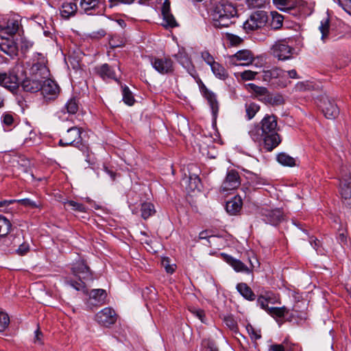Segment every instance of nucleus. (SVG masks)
I'll return each mask as SVG.
<instances>
[{
    "label": "nucleus",
    "mask_w": 351,
    "mask_h": 351,
    "mask_svg": "<svg viewBox=\"0 0 351 351\" xmlns=\"http://www.w3.org/2000/svg\"><path fill=\"white\" fill-rule=\"evenodd\" d=\"M277 125V117L274 114H266L259 123L250 128L248 134L253 141L262 145L267 152H271L282 141Z\"/></svg>",
    "instance_id": "f257e3e1"
},
{
    "label": "nucleus",
    "mask_w": 351,
    "mask_h": 351,
    "mask_svg": "<svg viewBox=\"0 0 351 351\" xmlns=\"http://www.w3.org/2000/svg\"><path fill=\"white\" fill-rule=\"evenodd\" d=\"M46 62L45 58L41 56L32 64L29 70V75L20 82L24 91L37 93L40 90L43 80L47 78L49 73Z\"/></svg>",
    "instance_id": "f03ea898"
},
{
    "label": "nucleus",
    "mask_w": 351,
    "mask_h": 351,
    "mask_svg": "<svg viewBox=\"0 0 351 351\" xmlns=\"http://www.w3.org/2000/svg\"><path fill=\"white\" fill-rule=\"evenodd\" d=\"M211 17L215 28L227 27L235 23L237 10L232 3L221 1L215 5Z\"/></svg>",
    "instance_id": "7ed1b4c3"
},
{
    "label": "nucleus",
    "mask_w": 351,
    "mask_h": 351,
    "mask_svg": "<svg viewBox=\"0 0 351 351\" xmlns=\"http://www.w3.org/2000/svg\"><path fill=\"white\" fill-rule=\"evenodd\" d=\"M19 67L15 66L8 72H0V86L15 94L20 86V78L18 76Z\"/></svg>",
    "instance_id": "20e7f679"
},
{
    "label": "nucleus",
    "mask_w": 351,
    "mask_h": 351,
    "mask_svg": "<svg viewBox=\"0 0 351 351\" xmlns=\"http://www.w3.org/2000/svg\"><path fill=\"white\" fill-rule=\"evenodd\" d=\"M339 193L343 204L351 208V171L346 167L341 169Z\"/></svg>",
    "instance_id": "39448f33"
},
{
    "label": "nucleus",
    "mask_w": 351,
    "mask_h": 351,
    "mask_svg": "<svg viewBox=\"0 0 351 351\" xmlns=\"http://www.w3.org/2000/svg\"><path fill=\"white\" fill-rule=\"evenodd\" d=\"M285 71L278 67L263 70L262 79L271 85L285 87L287 86Z\"/></svg>",
    "instance_id": "423d86ee"
},
{
    "label": "nucleus",
    "mask_w": 351,
    "mask_h": 351,
    "mask_svg": "<svg viewBox=\"0 0 351 351\" xmlns=\"http://www.w3.org/2000/svg\"><path fill=\"white\" fill-rule=\"evenodd\" d=\"M153 68L161 75H171L174 72V63L169 56L149 58Z\"/></svg>",
    "instance_id": "0eeeda50"
},
{
    "label": "nucleus",
    "mask_w": 351,
    "mask_h": 351,
    "mask_svg": "<svg viewBox=\"0 0 351 351\" xmlns=\"http://www.w3.org/2000/svg\"><path fill=\"white\" fill-rule=\"evenodd\" d=\"M82 130L77 127H72L67 130L62 138L59 141V145L62 147L74 146L79 147L82 145Z\"/></svg>",
    "instance_id": "6e6552de"
},
{
    "label": "nucleus",
    "mask_w": 351,
    "mask_h": 351,
    "mask_svg": "<svg viewBox=\"0 0 351 351\" xmlns=\"http://www.w3.org/2000/svg\"><path fill=\"white\" fill-rule=\"evenodd\" d=\"M272 55L279 60L291 59L295 49L290 46L285 40L275 43L271 48Z\"/></svg>",
    "instance_id": "1a4fd4ad"
},
{
    "label": "nucleus",
    "mask_w": 351,
    "mask_h": 351,
    "mask_svg": "<svg viewBox=\"0 0 351 351\" xmlns=\"http://www.w3.org/2000/svg\"><path fill=\"white\" fill-rule=\"evenodd\" d=\"M84 293L88 296L86 300V304L90 309L106 304L107 292L105 289H93L90 291L84 290Z\"/></svg>",
    "instance_id": "9d476101"
},
{
    "label": "nucleus",
    "mask_w": 351,
    "mask_h": 351,
    "mask_svg": "<svg viewBox=\"0 0 351 351\" xmlns=\"http://www.w3.org/2000/svg\"><path fill=\"white\" fill-rule=\"evenodd\" d=\"M5 241H10L12 245L10 250H12L13 252L19 256H25L30 251L29 243L25 241L23 236L20 234L16 236L10 235Z\"/></svg>",
    "instance_id": "9b49d317"
},
{
    "label": "nucleus",
    "mask_w": 351,
    "mask_h": 351,
    "mask_svg": "<svg viewBox=\"0 0 351 351\" xmlns=\"http://www.w3.org/2000/svg\"><path fill=\"white\" fill-rule=\"evenodd\" d=\"M267 21V14L264 11L252 13L243 23V28L247 31H254L263 27Z\"/></svg>",
    "instance_id": "f8f14e48"
},
{
    "label": "nucleus",
    "mask_w": 351,
    "mask_h": 351,
    "mask_svg": "<svg viewBox=\"0 0 351 351\" xmlns=\"http://www.w3.org/2000/svg\"><path fill=\"white\" fill-rule=\"evenodd\" d=\"M260 215L265 223L272 226H276L284 220V213L280 208H262L260 210Z\"/></svg>",
    "instance_id": "ddd939ff"
},
{
    "label": "nucleus",
    "mask_w": 351,
    "mask_h": 351,
    "mask_svg": "<svg viewBox=\"0 0 351 351\" xmlns=\"http://www.w3.org/2000/svg\"><path fill=\"white\" fill-rule=\"evenodd\" d=\"M95 321L101 326L110 327L115 324L117 314L111 307H106L99 311L95 317Z\"/></svg>",
    "instance_id": "4468645a"
},
{
    "label": "nucleus",
    "mask_w": 351,
    "mask_h": 351,
    "mask_svg": "<svg viewBox=\"0 0 351 351\" xmlns=\"http://www.w3.org/2000/svg\"><path fill=\"white\" fill-rule=\"evenodd\" d=\"M291 8L287 11L293 16H309L313 12L314 4L304 0H293Z\"/></svg>",
    "instance_id": "2eb2a0df"
},
{
    "label": "nucleus",
    "mask_w": 351,
    "mask_h": 351,
    "mask_svg": "<svg viewBox=\"0 0 351 351\" xmlns=\"http://www.w3.org/2000/svg\"><path fill=\"white\" fill-rule=\"evenodd\" d=\"M319 107L325 117L329 119H335L339 113V109L335 101L327 96L322 97Z\"/></svg>",
    "instance_id": "dca6fc26"
},
{
    "label": "nucleus",
    "mask_w": 351,
    "mask_h": 351,
    "mask_svg": "<svg viewBox=\"0 0 351 351\" xmlns=\"http://www.w3.org/2000/svg\"><path fill=\"white\" fill-rule=\"evenodd\" d=\"M0 49L10 56H16L19 44L14 37L0 36Z\"/></svg>",
    "instance_id": "f3484780"
},
{
    "label": "nucleus",
    "mask_w": 351,
    "mask_h": 351,
    "mask_svg": "<svg viewBox=\"0 0 351 351\" xmlns=\"http://www.w3.org/2000/svg\"><path fill=\"white\" fill-rule=\"evenodd\" d=\"M198 80L200 91L204 97L208 101L213 117H216L219 111V104L217 100L216 95L207 88L200 79Z\"/></svg>",
    "instance_id": "a211bd4d"
},
{
    "label": "nucleus",
    "mask_w": 351,
    "mask_h": 351,
    "mask_svg": "<svg viewBox=\"0 0 351 351\" xmlns=\"http://www.w3.org/2000/svg\"><path fill=\"white\" fill-rule=\"evenodd\" d=\"M241 184L239 173L234 169L228 171L224 181L221 184V190L228 191L237 189Z\"/></svg>",
    "instance_id": "6ab92c4d"
},
{
    "label": "nucleus",
    "mask_w": 351,
    "mask_h": 351,
    "mask_svg": "<svg viewBox=\"0 0 351 351\" xmlns=\"http://www.w3.org/2000/svg\"><path fill=\"white\" fill-rule=\"evenodd\" d=\"M41 94L47 99L55 98L59 93L58 85L50 79H45L40 89Z\"/></svg>",
    "instance_id": "aec40b11"
},
{
    "label": "nucleus",
    "mask_w": 351,
    "mask_h": 351,
    "mask_svg": "<svg viewBox=\"0 0 351 351\" xmlns=\"http://www.w3.org/2000/svg\"><path fill=\"white\" fill-rule=\"evenodd\" d=\"M175 58L177 61L184 68L186 69L187 72L193 77L196 78L197 77V73L195 69V66L193 65L191 59L188 56V54L182 51H179L177 54L174 56Z\"/></svg>",
    "instance_id": "412c9836"
},
{
    "label": "nucleus",
    "mask_w": 351,
    "mask_h": 351,
    "mask_svg": "<svg viewBox=\"0 0 351 351\" xmlns=\"http://www.w3.org/2000/svg\"><path fill=\"white\" fill-rule=\"evenodd\" d=\"M19 21L15 19H9L6 25L0 24V36L14 37L19 28Z\"/></svg>",
    "instance_id": "4be33fe9"
},
{
    "label": "nucleus",
    "mask_w": 351,
    "mask_h": 351,
    "mask_svg": "<svg viewBox=\"0 0 351 351\" xmlns=\"http://www.w3.org/2000/svg\"><path fill=\"white\" fill-rule=\"evenodd\" d=\"M73 272L75 276H78L80 278H91V273L89 267L86 265L84 260H79L73 266Z\"/></svg>",
    "instance_id": "5701e85b"
},
{
    "label": "nucleus",
    "mask_w": 351,
    "mask_h": 351,
    "mask_svg": "<svg viewBox=\"0 0 351 351\" xmlns=\"http://www.w3.org/2000/svg\"><path fill=\"white\" fill-rule=\"evenodd\" d=\"M95 72L104 80L107 79L117 80L116 73L113 67L107 63L96 66L95 68Z\"/></svg>",
    "instance_id": "b1692460"
},
{
    "label": "nucleus",
    "mask_w": 351,
    "mask_h": 351,
    "mask_svg": "<svg viewBox=\"0 0 351 351\" xmlns=\"http://www.w3.org/2000/svg\"><path fill=\"white\" fill-rule=\"evenodd\" d=\"M247 90L254 97L263 103L265 102L269 93L267 88L259 86L252 83L247 84Z\"/></svg>",
    "instance_id": "393cba45"
},
{
    "label": "nucleus",
    "mask_w": 351,
    "mask_h": 351,
    "mask_svg": "<svg viewBox=\"0 0 351 351\" xmlns=\"http://www.w3.org/2000/svg\"><path fill=\"white\" fill-rule=\"evenodd\" d=\"M253 54L250 50H240L235 54L230 57V61L234 64H237V61H245L243 64H249L253 61Z\"/></svg>",
    "instance_id": "a878e982"
},
{
    "label": "nucleus",
    "mask_w": 351,
    "mask_h": 351,
    "mask_svg": "<svg viewBox=\"0 0 351 351\" xmlns=\"http://www.w3.org/2000/svg\"><path fill=\"white\" fill-rule=\"evenodd\" d=\"M242 200L240 197L235 196L226 202V210L232 215L237 214L241 209Z\"/></svg>",
    "instance_id": "bb28decb"
},
{
    "label": "nucleus",
    "mask_w": 351,
    "mask_h": 351,
    "mask_svg": "<svg viewBox=\"0 0 351 351\" xmlns=\"http://www.w3.org/2000/svg\"><path fill=\"white\" fill-rule=\"evenodd\" d=\"M77 7L76 3L73 2L64 3L60 8L61 16L65 19L74 16L77 12Z\"/></svg>",
    "instance_id": "cd10ccee"
},
{
    "label": "nucleus",
    "mask_w": 351,
    "mask_h": 351,
    "mask_svg": "<svg viewBox=\"0 0 351 351\" xmlns=\"http://www.w3.org/2000/svg\"><path fill=\"white\" fill-rule=\"evenodd\" d=\"M237 289L245 299L249 301L255 300L256 295L246 283L240 282L237 284Z\"/></svg>",
    "instance_id": "c85d7f7f"
},
{
    "label": "nucleus",
    "mask_w": 351,
    "mask_h": 351,
    "mask_svg": "<svg viewBox=\"0 0 351 351\" xmlns=\"http://www.w3.org/2000/svg\"><path fill=\"white\" fill-rule=\"evenodd\" d=\"M80 106V104L79 98L73 97L65 104L62 111L64 112H67L69 114H75L79 110Z\"/></svg>",
    "instance_id": "c756f323"
},
{
    "label": "nucleus",
    "mask_w": 351,
    "mask_h": 351,
    "mask_svg": "<svg viewBox=\"0 0 351 351\" xmlns=\"http://www.w3.org/2000/svg\"><path fill=\"white\" fill-rule=\"evenodd\" d=\"M224 260L237 271H247L248 269L241 261L234 258L230 255L222 254Z\"/></svg>",
    "instance_id": "7c9ffc66"
},
{
    "label": "nucleus",
    "mask_w": 351,
    "mask_h": 351,
    "mask_svg": "<svg viewBox=\"0 0 351 351\" xmlns=\"http://www.w3.org/2000/svg\"><path fill=\"white\" fill-rule=\"evenodd\" d=\"M319 29L322 34L321 40L324 43H326L330 38V19L328 18L321 21Z\"/></svg>",
    "instance_id": "2f4dec72"
},
{
    "label": "nucleus",
    "mask_w": 351,
    "mask_h": 351,
    "mask_svg": "<svg viewBox=\"0 0 351 351\" xmlns=\"http://www.w3.org/2000/svg\"><path fill=\"white\" fill-rule=\"evenodd\" d=\"M188 189L191 191H200L202 189V182L197 173H190L189 178Z\"/></svg>",
    "instance_id": "473e14b6"
},
{
    "label": "nucleus",
    "mask_w": 351,
    "mask_h": 351,
    "mask_svg": "<svg viewBox=\"0 0 351 351\" xmlns=\"http://www.w3.org/2000/svg\"><path fill=\"white\" fill-rule=\"evenodd\" d=\"M210 67L212 72L216 77L223 80L228 78V73L227 70L219 62H216Z\"/></svg>",
    "instance_id": "72a5a7b5"
},
{
    "label": "nucleus",
    "mask_w": 351,
    "mask_h": 351,
    "mask_svg": "<svg viewBox=\"0 0 351 351\" xmlns=\"http://www.w3.org/2000/svg\"><path fill=\"white\" fill-rule=\"evenodd\" d=\"M141 217L144 219H148L149 217L154 215L156 213L154 204L150 202H144L141 204Z\"/></svg>",
    "instance_id": "f704fd0d"
},
{
    "label": "nucleus",
    "mask_w": 351,
    "mask_h": 351,
    "mask_svg": "<svg viewBox=\"0 0 351 351\" xmlns=\"http://www.w3.org/2000/svg\"><path fill=\"white\" fill-rule=\"evenodd\" d=\"M121 88L123 102L128 106H133L135 103V99L129 87L124 85L121 86Z\"/></svg>",
    "instance_id": "c9c22d12"
},
{
    "label": "nucleus",
    "mask_w": 351,
    "mask_h": 351,
    "mask_svg": "<svg viewBox=\"0 0 351 351\" xmlns=\"http://www.w3.org/2000/svg\"><path fill=\"white\" fill-rule=\"evenodd\" d=\"M277 160L284 166L294 167L295 165V159L285 153H280L277 156Z\"/></svg>",
    "instance_id": "e433bc0d"
},
{
    "label": "nucleus",
    "mask_w": 351,
    "mask_h": 351,
    "mask_svg": "<svg viewBox=\"0 0 351 351\" xmlns=\"http://www.w3.org/2000/svg\"><path fill=\"white\" fill-rule=\"evenodd\" d=\"M11 227L10 221L5 217L0 215V237L7 236Z\"/></svg>",
    "instance_id": "4c0bfd02"
},
{
    "label": "nucleus",
    "mask_w": 351,
    "mask_h": 351,
    "mask_svg": "<svg viewBox=\"0 0 351 351\" xmlns=\"http://www.w3.org/2000/svg\"><path fill=\"white\" fill-rule=\"evenodd\" d=\"M285 103L283 97L281 95H271L270 93L266 99L265 104L271 106H280Z\"/></svg>",
    "instance_id": "58836bf2"
},
{
    "label": "nucleus",
    "mask_w": 351,
    "mask_h": 351,
    "mask_svg": "<svg viewBox=\"0 0 351 351\" xmlns=\"http://www.w3.org/2000/svg\"><path fill=\"white\" fill-rule=\"evenodd\" d=\"M259 110H260L259 105H258L254 102L246 104H245V111H246V116L247 117V119L250 120L252 118H254Z\"/></svg>",
    "instance_id": "ea45409f"
},
{
    "label": "nucleus",
    "mask_w": 351,
    "mask_h": 351,
    "mask_svg": "<svg viewBox=\"0 0 351 351\" xmlns=\"http://www.w3.org/2000/svg\"><path fill=\"white\" fill-rule=\"evenodd\" d=\"M293 0H273L274 4L278 9L287 12L291 8Z\"/></svg>",
    "instance_id": "a19ab883"
},
{
    "label": "nucleus",
    "mask_w": 351,
    "mask_h": 351,
    "mask_svg": "<svg viewBox=\"0 0 351 351\" xmlns=\"http://www.w3.org/2000/svg\"><path fill=\"white\" fill-rule=\"evenodd\" d=\"M162 15L163 16V20L165 22L164 25L165 27H169L173 28L178 25L174 16L170 12H168L167 13L163 12L162 13Z\"/></svg>",
    "instance_id": "79ce46f5"
},
{
    "label": "nucleus",
    "mask_w": 351,
    "mask_h": 351,
    "mask_svg": "<svg viewBox=\"0 0 351 351\" xmlns=\"http://www.w3.org/2000/svg\"><path fill=\"white\" fill-rule=\"evenodd\" d=\"M267 312L272 317H282L288 311L285 307H269Z\"/></svg>",
    "instance_id": "37998d69"
},
{
    "label": "nucleus",
    "mask_w": 351,
    "mask_h": 351,
    "mask_svg": "<svg viewBox=\"0 0 351 351\" xmlns=\"http://www.w3.org/2000/svg\"><path fill=\"white\" fill-rule=\"evenodd\" d=\"M99 0H81L80 6L81 8L86 12L95 9L98 3Z\"/></svg>",
    "instance_id": "c03bdc74"
},
{
    "label": "nucleus",
    "mask_w": 351,
    "mask_h": 351,
    "mask_svg": "<svg viewBox=\"0 0 351 351\" xmlns=\"http://www.w3.org/2000/svg\"><path fill=\"white\" fill-rule=\"evenodd\" d=\"M10 317L4 312L0 311V332H3L9 326Z\"/></svg>",
    "instance_id": "a18cd8bd"
},
{
    "label": "nucleus",
    "mask_w": 351,
    "mask_h": 351,
    "mask_svg": "<svg viewBox=\"0 0 351 351\" xmlns=\"http://www.w3.org/2000/svg\"><path fill=\"white\" fill-rule=\"evenodd\" d=\"M64 204H67L69 206H71L72 210H73L75 211H79V212H83V213L86 211V206L81 203H78V202L73 201V200H69V201L64 202Z\"/></svg>",
    "instance_id": "49530a36"
},
{
    "label": "nucleus",
    "mask_w": 351,
    "mask_h": 351,
    "mask_svg": "<svg viewBox=\"0 0 351 351\" xmlns=\"http://www.w3.org/2000/svg\"><path fill=\"white\" fill-rule=\"evenodd\" d=\"M66 284L76 289L77 291L83 290L84 291L85 289V284L84 282L80 278L78 280H66Z\"/></svg>",
    "instance_id": "de8ad7c7"
},
{
    "label": "nucleus",
    "mask_w": 351,
    "mask_h": 351,
    "mask_svg": "<svg viewBox=\"0 0 351 351\" xmlns=\"http://www.w3.org/2000/svg\"><path fill=\"white\" fill-rule=\"evenodd\" d=\"M268 0H246L247 4L251 8H259L265 6Z\"/></svg>",
    "instance_id": "09e8293b"
},
{
    "label": "nucleus",
    "mask_w": 351,
    "mask_h": 351,
    "mask_svg": "<svg viewBox=\"0 0 351 351\" xmlns=\"http://www.w3.org/2000/svg\"><path fill=\"white\" fill-rule=\"evenodd\" d=\"M224 322L231 330L234 332H237L238 330V324L232 317H226L224 318Z\"/></svg>",
    "instance_id": "8fccbe9b"
},
{
    "label": "nucleus",
    "mask_w": 351,
    "mask_h": 351,
    "mask_svg": "<svg viewBox=\"0 0 351 351\" xmlns=\"http://www.w3.org/2000/svg\"><path fill=\"white\" fill-rule=\"evenodd\" d=\"M2 123L6 126H11L14 123V117L10 112H4L1 117Z\"/></svg>",
    "instance_id": "3c124183"
},
{
    "label": "nucleus",
    "mask_w": 351,
    "mask_h": 351,
    "mask_svg": "<svg viewBox=\"0 0 351 351\" xmlns=\"http://www.w3.org/2000/svg\"><path fill=\"white\" fill-rule=\"evenodd\" d=\"M337 3L346 12L351 15V0H337Z\"/></svg>",
    "instance_id": "603ef678"
},
{
    "label": "nucleus",
    "mask_w": 351,
    "mask_h": 351,
    "mask_svg": "<svg viewBox=\"0 0 351 351\" xmlns=\"http://www.w3.org/2000/svg\"><path fill=\"white\" fill-rule=\"evenodd\" d=\"M246 329L250 335V337L252 339L257 340L261 339V335L260 331H257L255 330V328L250 324L247 325L246 327Z\"/></svg>",
    "instance_id": "864d4df0"
},
{
    "label": "nucleus",
    "mask_w": 351,
    "mask_h": 351,
    "mask_svg": "<svg viewBox=\"0 0 351 351\" xmlns=\"http://www.w3.org/2000/svg\"><path fill=\"white\" fill-rule=\"evenodd\" d=\"M17 202L21 205H23V206H26V207H29L31 208H38V204H37L36 202H34L32 199H28V198L19 199Z\"/></svg>",
    "instance_id": "5fc2aeb1"
},
{
    "label": "nucleus",
    "mask_w": 351,
    "mask_h": 351,
    "mask_svg": "<svg viewBox=\"0 0 351 351\" xmlns=\"http://www.w3.org/2000/svg\"><path fill=\"white\" fill-rule=\"evenodd\" d=\"M201 56L202 59L210 66H212L216 62L213 56L208 51H202L201 53Z\"/></svg>",
    "instance_id": "6e6d98bb"
},
{
    "label": "nucleus",
    "mask_w": 351,
    "mask_h": 351,
    "mask_svg": "<svg viewBox=\"0 0 351 351\" xmlns=\"http://www.w3.org/2000/svg\"><path fill=\"white\" fill-rule=\"evenodd\" d=\"M269 298L260 295L257 299V304L263 309L267 311V309L269 308L268 306Z\"/></svg>",
    "instance_id": "4d7b16f0"
},
{
    "label": "nucleus",
    "mask_w": 351,
    "mask_h": 351,
    "mask_svg": "<svg viewBox=\"0 0 351 351\" xmlns=\"http://www.w3.org/2000/svg\"><path fill=\"white\" fill-rule=\"evenodd\" d=\"M191 312L195 315L197 317H198L202 322H206V314L204 310L200 308H193L191 310Z\"/></svg>",
    "instance_id": "13d9d810"
},
{
    "label": "nucleus",
    "mask_w": 351,
    "mask_h": 351,
    "mask_svg": "<svg viewBox=\"0 0 351 351\" xmlns=\"http://www.w3.org/2000/svg\"><path fill=\"white\" fill-rule=\"evenodd\" d=\"M226 38L232 45H238L243 41L239 36L232 34H226Z\"/></svg>",
    "instance_id": "bf43d9fd"
},
{
    "label": "nucleus",
    "mask_w": 351,
    "mask_h": 351,
    "mask_svg": "<svg viewBox=\"0 0 351 351\" xmlns=\"http://www.w3.org/2000/svg\"><path fill=\"white\" fill-rule=\"evenodd\" d=\"M257 73L252 71H245L241 73V77L244 80H251L255 78Z\"/></svg>",
    "instance_id": "052dcab7"
},
{
    "label": "nucleus",
    "mask_w": 351,
    "mask_h": 351,
    "mask_svg": "<svg viewBox=\"0 0 351 351\" xmlns=\"http://www.w3.org/2000/svg\"><path fill=\"white\" fill-rule=\"evenodd\" d=\"M211 232L210 230H206L200 232L199 234V239H206L209 243L210 239L213 238H215L216 237L212 234H210Z\"/></svg>",
    "instance_id": "680f3d73"
},
{
    "label": "nucleus",
    "mask_w": 351,
    "mask_h": 351,
    "mask_svg": "<svg viewBox=\"0 0 351 351\" xmlns=\"http://www.w3.org/2000/svg\"><path fill=\"white\" fill-rule=\"evenodd\" d=\"M204 344L208 351H219L215 342L212 340H205L204 341Z\"/></svg>",
    "instance_id": "e2e57ef3"
},
{
    "label": "nucleus",
    "mask_w": 351,
    "mask_h": 351,
    "mask_svg": "<svg viewBox=\"0 0 351 351\" xmlns=\"http://www.w3.org/2000/svg\"><path fill=\"white\" fill-rule=\"evenodd\" d=\"M272 25L274 28L278 29L282 25V19L281 16H277L276 19H274V21L272 22Z\"/></svg>",
    "instance_id": "0e129e2a"
},
{
    "label": "nucleus",
    "mask_w": 351,
    "mask_h": 351,
    "mask_svg": "<svg viewBox=\"0 0 351 351\" xmlns=\"http://www.w3.org/2000/svg\"><path fill=\"white\" fill-rule=\"evenodd\" d=\"M337 239L340 244H346L347 243V237L343 232L339 233L337 237Z\"/></svg>",
    "instance_id": "69168bd1"
},
{
    "label": "nucleus",
    "mask_w": 351,
    "mask_h": 351,
    "mask_svg": "<svg viewBox=\"0 0 351 351\" xmlns=\"http://www.w3.org/2000/svg\"><path fill=\"white\" fill-rule=\"evenodd\" d=\"M269 351H285V347L281 344H274L270 346Z\"/></svg>",
    "instance_id": "338daca9"
},
{
    "label": "nucleus",
    "mask_w": 351,
    "mask_h": 351,
    "mask_svg": "<svg viewBox=\"0 0 351 351\" xmlns=\"http://www.w3.org/2000/svg\"><path fill=\"white\" fill-rule=\"evenodd\" d=\"M252 182L254 184L255 186H258L260 185H263L265 184V181L264 179L257 177H256L254 180H252Z\"/></svg>",
    "instance_id": "774afa93"
}]
</instances>
